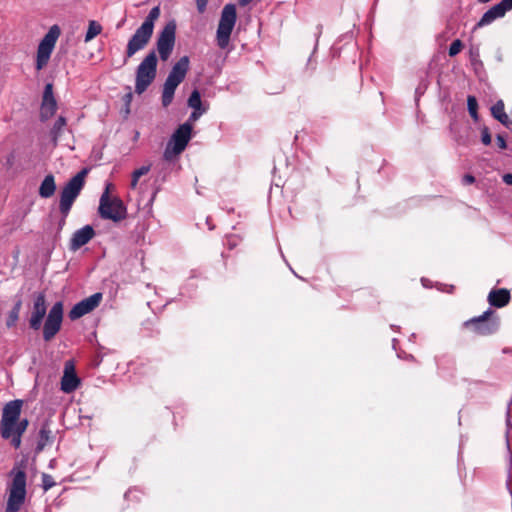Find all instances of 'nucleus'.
<instances>
[{
  "label": "nucleus",
  "instance_id": "obj_14",
  "mask_svg": "<svg viewBox=\"0 0 512 512\" xmlns=\"http://www.w3.org/2000/svg\"><path fill=\"white\" fill-rule=\"evenodd\" d=\"M22 406L23 401L19 399L6 403L2 410L0 425H9L12 423L20 422L22 420L20 418Z\"/></svg>",
  "mask_w": 512,
  "mask_h": 512
},
{
  "label": "nucleus",
  "instance_id": "obj_26",
  "mask_svg": "<svg viewBox=\"0 0 512 512\" xmlns=\"http://www.w3.org/2000/svg\"><path fill=\"white\" fill-rule=\"evenodd\" d=\"M51 431L47 427H42L39 431V442L37 445L38 450H42L47 442L50 440Z\"/></svg>",
  "mask_w": 512,
  "mask_h": 512
},
{
  "label": "nucleus",
  "instance_id": "obj_18",
  "mask_svg": "<svg viewBox=\"0 0 512 512\" xmlns=\"http://www.w3.org/2000/svg\"><path fill=\"white\" fill-rule=\"evenodd\" d=\"M506 12L507 10L505 9V7L501 4V2H499L498 4L494 5L483 14L477 26L482 27L489 25L494 20L502 18L506 14Z\"/></svg>",
  "mask_w": 512,
  "mask_h": 512
},
{
  "label": "nucleus",
  "instance_id": "obj_40",
  "mask_svg": "<svg viewBox=\"0 0 512 512\" xmlns=\"http://www.w3.org/2000/svg\"><path fill=\"white\" fill-rule=\"evenodd\" d=\"M462 182L463 184L465 185H469V184H473L475 182V177L472 176L471 174H466L463 179H462Z\"/></svg>",
  "mask_w": 512,
  "mask_h": 512
},
{
  "label": "nucleus",
  "instance_id": "obj_20",
  "mask_svg": "<svg viewBox=\"0 0 512 512\" xmlns=\"http://www.w3.org/2000/svg\"><path fill=\"white\" fill-rule=\"evenodd\" d=\"M56 191L55 178L52 174L45 176L39 187V195L42 198H50Z\"/></svg>",
  "mask_w": 512,
  "mask_h": 512
},
{
  "label": "nucleus",
  "instance_id": "obj_9",
  "mask_svg": "<svg viewBox=\"0 0 512 512\" xmlns=\"http://www.w3.org/2000/svg\"><path fill=\"white\" fill-rule=\"evenodd\" d=\"M63 319V305L56 302L50 309L43 327V337L50 341L60 330Z\"/></svg>",
  "mask_w": 512,
  "mask_h": 512
},
{
  "label": "nucleus",
  "instance_id": "obj_42",
  "mask_svg": "<svg viewBox=\"0 0 512 512\" xmlns=\"http://www.w3.org/2000/svg\"><path fill=\"white\" fill-rule=\"evenodd\" d=\"M501 4L505 7L507 11L512 9V0H502Z\"/></svg>",
  "mask_w": 512,
  "mask_h": 512
},
{
  "label": "nucleus",
  "instance_id": "obj_13",
  "mask_svg": "<svg viewBox=\"0 0 512 512\" xmlns=\"http://www.w3.org/2000/svg\"><path fill=\"white\" fill-rule=\"evenodd\" d=\"M102 299L101 293H95L82 301L78 302L73 306V308L69 312V318L71 320H76L81 318L82 316L93 311L99 304Z\"/></svg>",
  "mask_w": 512,
  "mask_h": 512
},
{
  "label": "nucleus",
  "instance_id": "obj_36",
  "mask_svg": "<svg viewBox=\"0 0 512 512\" xmlns=\"http://www.w3.org/2000/svg\"><path fill=\"white\" fill-rule=\"evenodd\" d=\"M481 140L484 145H489L491 143V134L487 128L482 130Z\"/></svg>",
  "mask_w": 512,
  "mask_h": 512
},
{
  "label": "nucleus",
  "instance_id": "obj_2",
  "mask_svg": "<svg viewBox=\"0 0 512 512\" xmlns=\"http://www.w3.org/2000/svg\"><path fill=\"white\" fill-rule=\"evenodd\" d=\"M189 57H181L172 67L165 80L162 91V105L168 107L174 98V93L178 85L184 80L189 70Z\"/></svg>",
  "mask_w": 512,
  "mask_h": 512
},
{
  "label": "nucleus",
  "instance_id": "obj_31",
  "mask_svg": "<svg viewBox=\"0 0 512 512\" xmlns=\"http://www.w3.org/2000/svg\"><path fill=\"white\" fill-rule=\"evenodd\" d=\"M462 46L463 44L459 39L454 40L449 47V56H456L461 51Z\"/></svg>",
  "mask_w": 512,
  "mask_h": 512
},
{
  "label": "nucleus",
  "instance_id": "obj_5",
  "mask_svg": "<svg viewBox=\"0 0 512 512\" xmlns=\"http://www.w3.org/2000/svg\"><path fill=\"white\" fill-rule=\"evenodd\" d=\"M157 73V56L155 51L149 52L138 65L135 79V92L142 94L154 81Z\"/></svg>",
  "mask_w": 512,
  "mask_h": 512
},
{
  "label": "nucleus",
  "instance_id": "obj_27",
  "mask_svg": "<svg viewBox=\"0 0 512 512\" xmlns=\"http://www.w3.org/2000/svg\"><path fill=\"white\" fill-rule=\"evenodd\" d=\"M188 106L192 109H202L201 96L198 90H194L189 99Z\"/></svg>",
  "mask_w": 512,
  "mask_h": 512
},
{
  "label": "nucleus",
  "instance_id": "obj_35",
  "mask_svg": "<svg viewBox=\"0 0 512 512\" xmlns=\"http://www.w3.org/2000/svg\"><path fill=\"white\" fill-rule=\"evenodd\" d=\"M240 241H241V238L239 235H233L228 239L226 246L228 245V247L230 249H232V248L236 247Z\"/></svg>",
  "mask_w": 512,
  "mask_h": 512
},
{
  "label": "nucleus",
  "instance_id": "obj_29",
  "mask_svg": "<svg viewBox=\"0 0 512 512\" xmlns=\"http://www.w3.org/2000/svg\"><path fill=\"white\" fill-rule=\"evenodd\" d=\"M217 42L220 48H224V9L221 12L218 29H217Z\"/></svg>",
  "mask_w": 512,
  "mask_h": 512
},
{
  "label": "nucleus",
  "instance_id": "obj_1",
  "mask_svg": "<svg viewBox=\"0 0 512 512\" xmlns=\"http://www.w3.org/2000/svg\"><path fill=\"white\" fill-rule=\"evenodd\" d=\"M159 16L160 8L158 6L153 7L144 22L129 39L126 47V58L132 57L146 47L153 35L154 22Z\"/></svg>",
  "mask_w": 512,
  "mask_h": 512
},
{
  "label": "nucleus",
  "instance_id": "obj_7",
  "mask_svg": "<svg viewBox=\"0 0 512 512\" xmlns=\"http://www.w3.org/2000/svg\"><path fill=\"white\" fill-rule=\"evenodd\" d=\"M191 132L192 124L189 122H185L176 129L163 153V158L166 161L174 160L185 150L191 139Z\"/></svg>",
  "mask_w": 512,
  "mask_h": 512
},
{
  "label": "nucleus",
  "instance_id": "obj_23",
  "mask_svg": "<svg viewBox=\"0 0 512 512\" xmlns=\"http://www.w3.org/2000/svg\"><path fill=\"white\" fill-rule=\"evenodd\" d=\"M57 109V103L55 99L42 100L41 105V117L48 119L54 115Z\"/></svg>",
  "mask_w": 512,
  "mask_h": 512
},
{
  "label": "nucleus",
  "instance_id": "obj_12",
  "mask_svg": "<svg viewBox=\"0 0 512 512\" xmlns=\"http://www.w3.org/2000/svg\"><path fill=\"white\" fill-rule=\"evenodd\" d=\"M492 310L488 309L479 317L473 318L466 322V325L472 327L474 331L482 335L494 333L498 329V320L490 319Z\"/></svg>",
  "mask_w": 512,
  "mask_h": 512
},
{
  "label": "nucleus",
  "instance_id": "obj_37",
  "mask_svg": "<svg viewBox=\"0 0 512 512\" xmlns=\"http://www.w3.org/2000/svg\"><path fill=\"white\" fill-rule=\"evenodd\" d=\"M17 320H18V310H14L11 312V314L7 320V326L8 327L13 326Z\"/></svg>",
  "mask_w": 512,
  "mask_h": 512
},
{
  "label": "nucleus",
  "instance_id": "obj_24",
  "mask_svg": "<svg viewBox=\"0 0 512 512\" xmlns=\"http://www.w3.org/2000/svg\"><path fill=\"white\" fill-rule=\"evenodd\" d=\"M102 32V26L95 20L89 21L88 29L85 35L84 41L86 43L92 41L96 36H98Z\"/></svg>",
  "mask_w": 512,
  "mask_h": 512
},
{
  "label": "nucleus",
  "instance_id": "obj_16",
  "mask_svg": "<svg viewBox=\"0 0 512 512\" xmlns=\"http://www.w3.org/2000/svg\"><path fill=\"white\" fill-rule=\"evenodd\" d=\"M95 235L94 229L90 225H86L76 230L70 240V249L76 251L87 244Z\"/></svg>",
  "mask_w": 512,
  "mask_h": 512
},
{
  "label": "nucleus",
  "instance_id": "obj_44",
  "mask_svg": "<svg viewBox=\"0 0 512 512\" xmlns=\"http://www.w3.org/2000/svg\"><path fill=\"white\" fill-rule=\"evenodd\" d=\"M480 3H487L489 2L490 0H478Z\"/></svg>",
  "mask_w": 512,
  "mask_h": 512
},
{
  "label": "nucleus",
  "instance_id": "obj_15",
  "mask_svg": "<svg viewBox=\"0 0 512 512\" xmlns=\"http://www.w3.org/2000/svg\"><path fill=\"white\" fill-rule=\"evenodd\" d=\"M47 312L46 300L43 294H38L34 300L29 325L32 329L38 330L41 327L43 318Z\"/></svg>",
  "mask_w": 512,
  "mask_h": 512
},
{
  "label": "nucleus",
  "instance_id": "obj_25",
  "mask_svg": "<svg viewBox=\"0 0 512 512\" xmlns=\"http://www.w3.org/2000/svg\"><path fill=\"white\" fill-rule=\"evenodd\" d=\"M150 169H151V165H146V166H142V167L136 169L132 173V179H131V184H130L132 189H135L137 187L139 178L143 175H146L150 171Z\"/></svg>",
  "mask_w": 512,
  "mask_h": 512
},
{
  "label": "nucleus",
  "instance_id": "obj_21",
  "mask_svg": "<svg viewBox=\"0 0 512 512\" xmlns=\"http://www.w3.org/2000/svg\"><path fill=\"white\" fill-rule=\"evenodd\" d=\"M491 113L495 119H497L504 126L509 128L512 125V120L508 117V115L504 111V102L502 100L497 101L491 107Z\"/></svg>",
  "mask_w": 512,
  "mask_h": 512
},
{
  "label": "nucleus",
  "instance_id": "obj_6",
  "mask_svg": "<svg viewBox=\"0 0 512 512\" xmlns=\"http://www.w3.org/2000/svg\"><path fill=\"white\" fill-rule=\"evenodd\" d=\"M87 169H83L72 177L63 187L60 195L59 209L64 216H67L74 201L84 187Z\"/></svg>",
  "mask_w": 512,
  "mask_h": 512
},
{
  "label": "nucleus",
  "instance_id": "obj_41",
  "mask_svg": "<svg viewBox=\"0 0 512 512\" xmlns=\"http://www.w3.org/2000/svg\"><path fill=\"white\" fill-rule=\"evenodd\" d=\"M503 182L507 185H512V174L507 173L503 175Z\"/></svg>",
  "mask_w": 512,
  "mask_h": 512
},
{
  "label": "nucleus",
  "instance_id": "obj_43",
  "mask_svg": "<svg viewBox=\"0 0 512 512\" xmlns=\"http://www.w3.org/2000/svg\"><path fill=\"white\" fill-rule=\"evenodd\" d=\"M251 1L252 0H239V3H240V5L244 6V5L248 4Z\"/></svg>",
  "mask_w": 512,
  "mask_h": 512
},
{
  "label": "nucleus",
  "instance_id": "obj_32",
  "mask_svg": "<svg viewBox=\"0 0 512 512\" xmlns=\"http://www.w3.org/2000/svg\"><path fill=\"white\" fill-rule=\"evenodd\" d=\"M48 99H55L53 95V85L51 83H48L45 85L44 93H43V100Z\"/></svg>",
  "mask_w": 512,
  "mask_h": 512
},
{
  "label": "nucleus",
  "instance_id": "obj_19",
  "mask_svg": "<svg viewBox=\"0 0 512 512\" xmlns=\"http://www.w3.org/2000/svg\"><path fill=\"white\" fill-rule=\"evenodd\" d=\"M510 293L507 289L492 290L488 295L491 306L501 308L509 303Z\"/></svg>",
  "mask_w": 512,
  "mask_h": 512
},
{
  "label": "nucleus",
  "instance_id": "obj_8",
  "mask_svg": "<svg viewBox=\"0 0 512 512\" xmlns=\"http://www.w3.org/2000/svg\"><path fill=\"white\" fill-rule=\"evenodd\" d=\"M60 34L59 26L53 25L40 41L36 56V69L38 71L47 65Z\"/></svg>",
  "mask_w": 512,
  "mask_h": 512
},
{
  "label": "nucleus",
  "instance_id": "obj_38",
  "mask_svg": "<svg viewBox=\"0 0 512 512\" xmlns=\"http://www.w3.org/2000/svg\"><path fill=\"white\" fill-rule=\"evenodd\" d=\"M208 0H196L197 9L200 13H203L206 9Z\"/></svg>",
  "mask_w": 512,
  "mask_h": 512
},
{
  "label": "nucleus",
  "instance_id": "obj_30",
  "mask_svg": "<svg viewBox=\"0 0 512 512\" xmlns=\"http://www.w3.org/2000/svg\"><path fill=\"white\" fill-rule=\"evenodd\" d=\"M66 125V119L64 117H59L52 129V133L54 134V138L56 139L62 128Z\"/></svg>",
  "mask_w": 512,
  "mask_h": 512
},
{
  "label": "nucleus",
  "instance_id": "obj_11",
  "mask_svg": "<svg viewBox=\"0 0 512 512\" xmlns=\"http://www.w3.org/2000/svg\"><path fill=\"white\" fill-rule=\"evenodd\" d=\"M175 44V26L166 25L157 40V51L161 60L166 61L170 57Z\"/></svg>",
  "mask_w": 512,
  "mask_h": 512
},
{
  "label": "nucleus",
  "instance_id": "obj_4",
  "mask_svg": "<svg viewBox=\"0 0 512 512\" xmlns=\"http://www.w3.org/2000/svg\"><path fill=\"white\" fill-rule=\"evenodd\" d=\"M112 184H107L105 191L101 195L99 203V214L103 219L119 222L126 218L127 209L123 201L118 197L109 195Z\"/></svg>",
  "mask_w": 512,
  "mask_h": 512
},
{
  "label": "nucleus",
  "instance_id": "obj_10",
  "mask_svg": "<svg viewBox=\"0 0 512 512\" xmlns=\"http://www.w3.org/2000/svg\"><path fill=\"white\" fill-rule=\"evenodd\" d=\"M28 425L29 421L26 418L9 425H0V434L3 439L10 440L11 445L17 449L21 445V437L27 430Z\"/></svg>",
  "mask_w": 512,
  "mask_h": 512
},
{
  "label": "nucleus",
  "instance_id": "obj_45",
  "mask_svg": "<svg viewBox=\"0 0 512 512\" xmlns=\"http://www.w3.org/2000/svg\"><path fill=\"white\" fill-rule=\"evenodd\" d=\"M396 339H393V346L395 347Z\"/></svg>",
  "mask_w": 512,
  "mask_h": 512
},
{
  "label": "nucleus",
  "instance_id": "obj_39",
  "mask_svg": "<svg viewBox=\"0 0 512 512\" xmlns=\"http://www.w3.org/2000/svg\"><path fill=\"white\" fill-rule=\"evenodd\" d=\"M496 141H497V145L500 149H505L507 147L506 141L502 135H497Z\"/></svg>",
  "mask_w": 512,
  "mask_h": 512
},
{
  "label": "nucleus",
  "instance_id": "obj_28",
  "mask_svg": "<svg viewBox=\"0 0 512 512\" xmlns=\"http://www.w3.org/2000/svg\"><path fill=\"white\" fill-rule=\"evenodd\" d=\"M467 107H468V111H469L470 116L474 120H478V113H477L478 103H477V99L474 96H471V95L468 96V98H467Z\"/></svg>",
  "mask_w": 512,
  "mask_h": 512
},
{
  "label": "nucleus",
  "instance_id": "obj_33",
  "mask_svg": "<svg viewBox=\"0 0 512 512\" xmlns=\"http://www.w3.org/2000/svg\"><path fill=\"white\" fill-rule=\"evenodd\" d=\"M53 478L47 474L43 475V488L45 491L49 490L54 486Z\"/></svg>",
  "mask_w": 512,
  "mask_h": 512
},
{
  "label": "nucleus",
  "instance_id": "obj_22",
  "mask_svg": "<svg viewBox=\"0 0 512 512\" xmlns=\"http://www.w3.org/2000/svg\"><path fill=\"white\" fill-rule=\"evenodd\" d=\"M236 7L233 4H226V44L236 22Z\"/></svg>",
  "mask_w": 512,
  "mask_h": 512
},
{
  "label": "nucleus",
  "instance_id": "obj_17",
  "mask_svg": "<svg viewBox=\"0 0 512 512\" xmlns=\"http://www.w3.org/2000/svg\"><path fill=\"white\" fill-rule=\"evenodd\" d=\"M80 384V380L74 372V366L71 362L65 365L64 375L61 379V390L65 393L75 391Z\"/></svg>",
  "mask_w": 512,
  "mask_h": 512
},
{
  "label": "nucleus",
  "instance_id": "obj_34",
  "mask_svg": "<svg viewBox=\"0 0 512 512\" xmlns=\"http://www.w3.org/2000/svg\"><path fill=\"white\" fill-rule=\"evenodd\" d=\"M194 111L191 113L188 122H195L199 119V117L205 112L204 109H193Z\"/></svg>",
  "mask_w": 512,
  "mask_h": 512
},
{
  "label": "nucleus",
  "instance_id": "obj_3",
  "mask_svg": "<svg viewBox=\"0 0 512 512\" xmlns=\"http://www.w3.org/2000/svg\"><path fill=\"white\" fill-rule=\"evenodd\" d=\"M12 481L8 488V499L5 512H18L26 499V473L23 470H12Z\"/></svg>",
  "mask_w": 512,
  "mask_h": 512
}]
</instances>
